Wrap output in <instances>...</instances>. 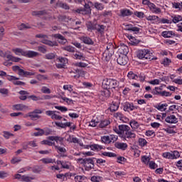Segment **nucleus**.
I'll list each match as a JSON object with an SVG mask.
<instances>
[{
  "label": "nucleus",
  "instance_id": "nucleus-1",
  "mask_svg": "<svg viewBox=\"0 0 182 182\" xmlns=\"http://www.w3.org/2000/svg\"><path fill=\"white\" fill-rule=\"evenodd\" d=\"M151 55L153 54L149 49H142L138 50L136 56L138 59H141L142 60H144V59L153 60L154 58H151Z\"/></svg>",
  "mask_w": 182,
  "mask_h": 182
},
{
  "label": "nucleus",
  "instance_id": "nucleus-2",
  "mask_svg": "<svg viewBox=\"0 0 182 182\" xmlns=\"http://www.w3.org/2000/svg\"><path fill=\"white\" fill-rule=\"evenodd\" d=\"M77 161L81 163V164H83L85 167V170L87 171H89L92 170L95 167V163L93 162V159H82L80 158L77 159Z\"/></svg>",
  "mask_w": 182,
  "mask_h": 182
},
{
  "label": "nucleus",
  "instance_id": "nucleus-3",
  "mask_svg": "<svg viewBox=\"0 0 182 182\" xmlns=\"http://www.w3.org/2000/svg\"><path fill=\"white\" fill-rule=\"evenodd\" d=\"M113 53H114V47L113 46V44H108L103 53V57L107 62L110 60L112 56H113Z\"/></svg>",
  "mask_w": 182,
  "mask_h": 182
},
{
  "label": "nucleus",
  "instance_id": "nucleus-4",
  "mask_svg": "<svg viewBox=\"0 0 182 182\" xmlns=\"http://www.w3.org/2000/svg\"><path fill=\"white\" fill-rule=\"evenodd\" d=\"M102 85L106 86L107 89H116L119 86V82L116 80L105 79L103 80Z\"/></svg>",
  "mask_w": 182,
  "mask_h": 182
},
{
  "label": "nucleus",
  "instance_id": "nucleus-5",
  "mask_svg": "<svg viewBox=\"0 0 182 182\" xmlns=\"http://www.w3.org/2000/svg\"><path fill=\"white\" fill-rule=\"evenodd\" d=\"M180 156L178 151L164 152L162 154L164 159H168V160H177V159H179Z\"/></svg>",
  "mask_w": 182,
  "mask_h": 182
},
{
  "label": "nucleus",
  "instance_id": "nucleus-6",
  "mask_svg": "<svg viewBox=\"0 0 182 182\" xmlns=\"http://www.w3.org/2000/svg\"><path fill=\"white\" fill-rule=\"evenodd\" d=\"M36 38H39L40 39H41V43H44L45 45H48V46H55V43L48 40V37L46 35L37 34L36 36Z\"/></svg>",
  "mask_w": 182,
  "mask_h": 182
},
{
  "label": "nucleus",
  "instance_id": "nucleus-7",
  "mask_svg": "<svg viewBox=\"0 0 182 182\" xmlns=\"http://www.w3.org/2000/svg\"><path fill=\"white\" fill-rule=\"evenodd\" d=\"M6 79H7V80H9V82H12V83H14V85H16L17 86H22V85H25V82H23L22 81H19L18 77H16L13 75H7Z\"/></svg>",
  "mask_w": 182,
  "mask_h": 182
},
{
  "label": "nucleus",
  "instance_id": "nucleus-8",
  "mask_svg": "<svg viewBox=\"0 0 182 182\" xmlns=\"http://www.w3.org/2000/svg\"><path fill=\"white\" fill-rule=\"evenodd\" d=\"M66 63H68V59L66 58H59L57 59L55 66L58 68V69H62L65 68Z\"/></svg>",
  "mask_w": 182,
  "mask_h": 182
},
{
  "label": "nucleus",
  "instance_id": "nucleus-9",
  "mask_svg": "<svg viewBox=\"0 0 182 182\" xmlns=\"http://www.w3.org/2000/svg\"><path fill=\"white\" fill-rule=\"evenodd\" d=\"M117 62L118 65H121V66H124L127 65V62H129V58L126 55H120L117 59Z\"/></svg>",
  "mask_w": 182,
  "mask_h": 182
},
{
  "label": "nucleus",
  "instance_id": "nucleus-10",
  "mask_svg": "<svg viewBox=\"0 0 182 182\" xmlns=\"http://www.w3.org/2000/svg\"><path fill=\"white\" fill-rule=\"evenodd\" d=\"M137 109L136 106H134L133 102H127L124 103V112H133V110H136Z\"/></svg>",
  "mask_w": 182,
  "mask_h": 182
},
{
  "label": "nucleus",
  "instance_id": "nucleus-11",
  "mask_svg": "<svg viewBox=\"0 0 182 182\" xmlns=\"http://www.w3.org/2000/svg\"><path fill=\"white\" fill-rule=\"evenodd\" d=\"M165 122L170 124H176V123H178V119L176 117V115L171 114L166 117Z\"/></svg>",
  "mask_w": 182,
  "mask_h": 182
},
{
  "label": "nucleus",
  "instance_id": "nucleus-12",
  "mask_svg": "<svg viewBox=\"0 0 182 182\" xmlns=\"http://www.w3.org/2000/svg\"><path fill=\"white\" fill-rule=\"evenodd\" d=\"M119 130L117 131V134H124V136L127 133L128 130H130V127L127 125H119Z\"/></svg>",
  "mask_w": 182,
  "mask_h": 182
},
{
  "label": "nucleus",
  "instance_id": "nucleus-13",
  "mask_svg": "<svg viewBox=\"0 0 182 182\" xmlns=\"http://www.w3.org/2000/svg\"><path fill=\"white\" fill-rule=\"evenodd\" d=\"M149 8L150 11L152 12V14H161V9L157 7V6H156V4H154V3H151V4L149 5Z\"/></svg>",
  "mask_w": 182,
  "mask_h": 182
},
{
  "label": "nucleus",
  "instance_id": "nucleus-14",
  "mask_svg": "<svg viewBox=\"0 0 182 182\" xmlns=\"http://www.w3.org/2000/svg\"><path fill=\"white\" fill-rule=\"evenodd\" d=\"M53 37L58 39V41L59 43H61V45H65L68 42V40L60 34H55Z\"/></svg>",
  "mask_w": 182,
  "mask_h": 182
},
{
  "label": "nucleus",
  "instance_id": "nucleus-15",
  "mask_svg": "<svg viewBox=\"0 0 182 182\" xmlns=\"http://www.w3.org/2000/svg\"><path fill=\"white\" fill-rule=\"evenodd\" d=\"M13 110H20L23 112V110H28V107L23 104H17L13 105Z\"/></svg>",
  "mask_w": 182,
  "mask_h": 182
},
{
  "label": "nucleus",
  "instance_id": "nucleus-16",
  "mask_svg": "<svg viewBox=\"0 0 182 182\" xmlns=\"http://www.w3.org/2000/svg\"><path fill=\"white\" fill-rule=\"evenodd\" d=\"M12 52L15 53V55H17V56H25L26 52L22 48H16L12 49Z\"/></svg>",
  "mask_w": 182,
  "mask_h": 182
},
{
  "label": "nucleus",
  "instance_id": "nucleus-17",
  "mask_svg": "<svg viewBox=\"0 0 182 182\" xmlns=\"http://www.w3.org/2000/svg\"><path fill=\"white\" fill-rule=\"evenodd\" d=\"M161 36L163 38H173V36H176V33L173 31H165L161 33Z\"/></svg>",
  "mask_w": 182,
  "mask_h": 182
},
{
  "label": "nucleus",
  "instance_id": "nucleus-18",
  "mask_svg": "<svg viewBox=\"0 0 182 182\" xmlns=\"http://www.w3.org/2000/svg\"><path fill=\"white\" fill-rule=\"evenodd\" d=\"M119 50L121 53V55H127L129 53V47L124 44H121V46L119 47Z\"/></svg>",
  "mask_w": 182,
  "mask_h": 182
},
{
  "label": "nucleus",
  "instance_id": "nucleus-19",
  "mask_svg": "<svg viewBox=\"0 0 182 182\" xmlns=\"http://www.w3.org/2000/svg\"><path fill=\"white\" fill-rule=\"evenodd\" d=\"M24 56L26 58H36L37 56H39V53L33 50H28L26 51V54Z\"/></svg>",
  "mask_w": 182,
  "mask_h": 182
},
{
  "label": "nucleus",
  "instance_id": "nucleus-20",
  "mask_svg": "<svg viewBox=\"0 0 182 182\" xmlns=\"http://www.w3.org/2000/svg\"><path fill=\"white\" fill-rule=\"evenodd\" d=\"M80 39L83 42V43H85L86 45H93V40L87 36H81L80 37Z\"/></svg>",
  "mask_w": 182,
  "mask_h": 182
},
{
  "label": "nucleus",
  "instance_id": "nucleus-21",
  "mask_svg": "<svg viewBox=\"0 0 182 182\" xmlns=\"http://www.w3.org/2000/svg\"><path fill=\"white\" fill-rule=\"evenodd\" d=\"M114 117L117 118L118 120H120L121 122H127V119L122 112H116L114 114Z\"/></svg>",
  "mask_w": 182,
  "mask_h": 182
},
{
  "label": "nucleus",
  "instance_id": "nucleus-22",
  "mask_svg": "<svg viewBox=\"0 0 182 182\" xmlns=\"http://www.w3.org/2000/svg\"><path fill=\"white\" fill-rule=\"evenodd\" d=\"M114 146L117 149H119V150H126V149L128 147L127 144L123 142H116L114 144Z\"/></svg>",
  "mask_w": 182,
  "mask_h": 182
},
{
  "label": "nucleus",
  "instance_id": "nucleus-23",
  "mask_svg": "<svg viewBox=\"0 0 182 182\" xmlns=\"http://www.w3.org/2000/svg\"><path fill=\"white\" fill-rule=\"evenodd\" d=\"M124 137L125 139H136V133H134V132L130 131V129H129L127 132H125Z\"/></svg>",
  "mask_w": 182,
  "mask_h": 182
},
{
  "label": "nucleus",
  "instance_id": "nucleus-24",
  "mask_svg": "<svg viewBox=\"0 0 182 182\" xmlns=\"http://www.w3.org/2000/svg\"><path fill=\"white\" fill-rule=\"evenodd\" d=\"M84 6H85V14H90L92 12V10L90 9V8H92V6H93V3H92L91 1H88L87 4L85 2V4H84Z\"/></svg>",
  "mask_w": 182,
  "mask_h": 182
},
{
  "label": "nucleus",
  "instance_id": "nucleus-25",
  "mask_svg": "<svg viewBox=\"0 0 182 182\" xmlns=\"http://www.w3.org/2000/svg\"><path fill=\"white\" fill-rule=\"evenodd\" d=\"M54 149H56L58 153H66V149L65 147L60 146L56 144L55 142H53Z\"/></svg>",
  "mask_w": 182,
  "mask_h": 182
},
{
  "label": "nucleus",
  "instance_id": "nucleus-26",
  "mask_svg": "<svg viewBox=\"0 0 182 182\" xmlns=\"http://www.w3.org/2000/svg\"><path fill=\"white\" fill-rule=\"evenodd\" d=\"M73 58L74 59H77L78 60H85V56L83 55V53L76 51L75 53L73 54Z\"/></svg>",
  "mask_w": 182,
  "mask_h": 182
},
{
  "label": "nucleus",
  "instance_id": "nucleus-27",
  "mask_svg": "<svg viewBox=\"0 0 182 182\" xmlns=\"http://www.w3.org/2000/svg\"><path fill=\"white\" fill-rule=\"evenodd\" d=\"M41 161L43 164H53L55 163V159L52 158H43L41 159Z\"/></svg>",
  "mask_w": 182,
  "mask_h": 182
},
{
  "label": "nucleus",
  "instance_id": "nucleus-28",
  "mask_svg": "<svg viewBox=\"0 0 182 182\" xmlns=\"http://www.w3.org/2000/svg\"><path fill=\"white\" fill-rule=\"evenodd\" d=\"M127 31H132V32H135V33H139L140 32V28L139 27H134L132 25L126 26Z\"/></svg>",
  "mask_w": 182,
  "mask_h": 182
},
{
  "label": "nucleus",
  "instance_id": "nucleus-29",
  "mask_svg": "<svg viewBox=\"0 0 182 182\" xmlns=\"http://www.w3.org/2000/svg\"><path fill=\"white\" fill-rule=\"evenodd\" d=\"M167 106H168V105H167V103H165V104H159L156 105L155 107L156 109H157V110H159L160 112H166L167 109Z\"/></svg>",
  "mask_w": 182,
  "mask_h": 182
},
{
  "label": "nucleus",
  "instance_id": "nucleus-30",
  "mask_svg": "<svg viewBox=\"0 0 182 182\" xmlns=\"http://www.w3.org/2000/svg\"><path fill=\"white\" fill-rule=\"evenodd\" d=\"M119 103L113 102L109 107V109L110 110V112H116L119 109Z\"/></svg>",
  "mask_w": 182,
  "mask_h": 182
},
{
  "label": "nucleus",
  "instance_id": "nucleus-31",
  "mask_svg": "<svg viewBox=\"0 0 182 182\" xmlns=\"http://www.w3.org/2000/svg\"><path fill=\"white\" fill-rule=\"evenodd\" d=\"M85 180H87V178L85 176L77 175L74 177L75 182H83Z\"/></svg>",
  "mask_w": 182,
  "mask_h": 182
},
{
  "label": "nucleus",
  "instance_id": "nucleus-32",
  "mask_svg": "<svg viewBox=\"0 0 182 182\" xmlns=\"http://www.w3.org/2000/svg\"><path fill=\"white\" fill-rule=\"evenodd\" d=\"M172 18V22L173 23H178V22H181L182 21V16L180 15H175L171 16Z\"/></svg>",
  "mask_w": 182,
  "mask_h": 182
},
{
  "label": "nucleus",
  "instance_id": "nucleus-33",
  "mask_svg": "<svg viewBox=\"0 0 182 182\" xmlns=\"http://www.w3.org/2000/svg\"><path fill=\"white\" fill-rule=\"evenodd\" d=\"M86 26H87V31H95V29H96V24L92 23L90 21H88L86 23Z\"/></svg>",
  "mask_w": 182,
  "mask_h": 182
},
{
  "label": "nucleus",
  "instance_id": "nucleus-34",
  "mask_svg": "<svg viewBox=\"0 0 182 182\" xmlns=\"http://www.w3.org/2000/svg\"><path fill=\"white\" fill-rule=\"evenodd\" d=\"M56 126L58 127H61L62 129H65V127H70V122H65V123H62V122H55Z\"/></svg>",
  "mask_w": 182,
  "mask_h": 182
},
{
  "label": "nucleus",
  "instance_id": "nucleus-35",
  "mask_svg": "<svg viewBox=\"0 0 182 182\" xmlns=\"http://www.w3.org/2000/svg\"><path fill=\"white\" fill-rule=\"evenodd\" d=\"M138 143H139V146H140V147H144V146H147V141L144 138H139L138 139Z\"/></svg>",
  "mask_w": 182,
  "mask_h": 182
},
{
  "label": "nucleus",
  "instance_id": "nucleus-36",
  "mask_svg": "<svg viewBox=\"0 0 182 182\" xmlns=\"http://www.w3.org/2000/svg\"><path fill=\"white\" fill-rule=\"evenodd\" d=\"M120 14L122 16H130V15H132V11L129 9H122Z\"/></svg>",
  "mask_w": 182,
  "mask_h": 182
},
{
  "label": "nucleus",
  "instance_id": "nucleus-37",
  "mask_svg": "<svg viewBox=\"0 0 182 182\" xmlns=\"http://www.w3.org/2000/svg\"><path fill=\"white\" fill-rule=\"evenodd\" d=\"M129 124H130L132 129H133L134 130H135V129H139V122L136 120L130 121Z\"/></svg>",
  "mask_w": 182,
  "mask_h": 182
},
{
  "label": "nucleus",
  "instance_id": "nucleus-38",
  "mask_svg": "<svg viewBox=\"0 0 182 182\" xmlns=\"http://www.w3.org/2000/svg\"><path fill=\"white\" fill-rule=\"evenodd\" d=\"M68 176H69L68 173H60V174H57L56 177L57 178H60L62 180V181H66L68 180Z\"/></svg>",
  "mask_w": 182,
  "mask_h": 182
},
{
  "label": "nucleus",
  "instance_id": "nucleus-39",
  "mask_svg": "<svg viewBox=\"0 0 182 182\" xmlns=\"http://www.w3.org/2000/svg\"><path fill=\"white\" fill-rule=\"evenodd\" d=\"M127 77L130 80H137L139 78V76L137 75L134 74L133 71H130L128 73Z\"/></svg>",
  "mask_w": 182,
  "mask_h": 182
},
{
  "label": "nucleus",
  "instance_id": "nucleus-40",
  "mask_svg": "<svg viewBox=\"0 0 182 182\" xmlns=\"http://www.w3.org/2000/svg\"><path fill=\"white\" fill-rule=\"evenodd\" d=\"M6 58L9 60H11L12 62H20L21 60L20 58L13 56L12 55H8Z\"/></svg>",
  "mask_w": 182,
  "mask_h": 182
},
{
  "label": "nucleus",
  "instance_id": "nucleus-41",
  "mask_svg": "<svg viewBox=\"0 0 182 182\" xmlns=\"http://www.w3.org/2000/svg\"><path fill=\"white\" fill-rule=\"evenodd\" d=\"M35 178L31 177V176H28L26 175H23L21 176V181H25V182H31L32 180H33Z\"/></svg>",
  "mask_w": 182,
  "mask_h": 182
},
{
  "label": "nucleus",
  "instance_id": "nucleus-42",
  "mask_svg": "<svg viewBox=\"0 0 182 182\" xmlns=\"http://www.w3.org/2000/svg\"><path fill=\"white\" fill-rule=\"evenodd\" d=\"M103 177L99 176H93L91 177V181L92 182H100L102 181Z\"/></svg>",
  "mask_w": 182,
  "mask_h": 182
},
{
  "label": "nucleus",
  "instance_id": "nucleus-43",
  "mask_svg": "<svg viewBox=\"0 0 182 182\" xmlns=\"http://www.w3.org/2000/svg\"><path fill=\"white\" fill-rule=\"evenodd\" d=\"M108 136H109V144L110 143H115V141H117V139H119L117 135L109 134Z\"/></svg>",
  "mask_w": 182,
  "mask_h": 182
},
{
  "label": "nucleus",
  "instance_id": "nucleus-44",
  "mask_svg": "<svg viewBox=\"0 0 182 182\" xmlns=\"http://www.w3.org/2000/svg\"><path fill=\"white\" fill-rule=\"evenodd\" d=\"M58 164H61V167H63V168L69 169L70 167V164H69V162H63L60 161L58 162Z\"/></svg>",
  "mask_w": 182,
  "mask_h": 182
},
{
  "label": "nucleus",
  "instance_id": "nucleus-45",
  "mask_svg": "<svg viewBox=\"0 0 182 182\" xmlns=\"http://www.w3.org/2000/svg\"><path fill=\"white\" fill-rule=\"evenodd\" d=\"M105 26L104 25L96 24L95 31H97V32H100V33H102V32L105 31Z\"/></svg>",
  "mask_w": 182,
  "mask_h": 182
},
{
  "label": "nucleus",
  "instance_id": "nucleus-46",
  "mask_svg": "<svg viewBox=\"0 0 182 182\" xmlns=\"http://www.w3.org/2000/svg\"><path fill=\"white\" fill-rule=\"evenodd\" d=\"M99 124V119H92L91 122H90L89 126L91 127H96Z\"/></svg>",
  "mask_w": 182,
  "mask_h": 182
},
{
  "label": "nucleus",
  "instance_id": "nucleus-47",
  "mask_svg": "<svg viewBox=\"0 0 182 182\" xmlns=\"http://www.w3.org/2000/svg\"><path fill=\"white\" fill-rule=\"evenodd\" d=\"M90 149L91 150L93 151H99V150H102V149H103V146L102 145H99V144H92L90 146Z\"/></svg>",
  "mask_w": 182,
  "mask_h": 182
},
{
  "label": "nucleus",
  "instance_id": "nucleus-48",
  "mask_svg": "<svg viewBox=\"0 0 182 182\" xmlns=\"http://www.w3.org/2000/svg\"><path fill=\"white\" fill-rule=\"evenodd\" d=\"M101 141L102 143H104L105 144H110V141H109V135L102 136L101 137Z\"/></svg>",
  "mask_w": 182,
  "mask_h": 182
},
{
  "label": "nucleus",
  "instance_id": "nucleus-49",
  "mask_svg": "<svg viewBox=\"0 0 182 182\" xmlns=\"http://www.w3.org/2000/svg\"><path fill=\"white\" fill-rule=\"evenodd\" d=\"M172 7L174 8L175 9H179V11H181L182 2L181 3L173 2L172 3Z\"/></svg>",
  "mask_w": 182,
  "mask_h": 182
},
{
  "label": "nucleus",
  "instance_id": "nucleus-50",
  "mask_svg": "<svg viewBox=\"0 0 182 182\" xmlns=\"http://www.w3.org/2000/svg\"><path fill=\"white\" fill-rule=\"evenodd\" d=\"M29 28H31V26H29V24L21 23L20 26H18L19 31H25V29Z\"/></svg>",
  "mask_w": 182,
  "mask_h": 182
},
{
  "label": "nucleus",
  "instance_id": "nucleus-51",
  "mask_svg": "<svg viewBox=\"0 0 182 182\" xmlns=\"http://www.w3.org/2000/svg\"><path fill=\"white\" fill-rule=\"evenodd\" d=\"M58 113H59V112L55 111L54 114L51 117V119H53L54 120H60V119H62V117L60 115H59Z\"/></svg>",
  "mask_w": 182,
  "mask_h": 182
},
{
  "label": "nucleus",
  "instance_id": "nucleus-52",
  "mask_svg": "<svg viewBox=\"0 0 182 182\" xmlns=\"http://www.w3.org/2000/svg\"><path fill=\"white\" fill-rule=\"evenodd\" d=\"M109 124H110V121H109V119H105L100 122V127H106V126H109Z\"/></svg>",
  "mask_w": 182,
  "mask_h": 182
},
{
  "label": "nucleus",
  "instance_id": "nucleus-53",
  "mask_svg": "<svg viewBox=\"0 0 182 182\" xmlns=\"http://www.w3.org/2000/svg\"><path fill=\"white\" fill-rule=\"evenodd\" d=\"M46 11H33L32 15L33 16H41V15H45Z\"/></svg>",
  "mask_w": 182,
  "mask_h": 182
},
{
  "label": "nucleus",
  "instance_id": "nucleus-54",
  "mask_svg": "<svg viewBox=\"0 0 182 182\" xmlns=\"http://www.w3.org/2000/svg\"><path fill=\"white\" fill-rule=\"evenodd\" d=\"M61 99H62V100H63V102H65V103H67V105H73V101L70 98H68L66 97H62Z\"/></svg>",
  "mask_w": 182,
  "mask_h": 182
},
{
  "label": "nucleus",
  "instance_id": "nucleus-55",
  "mask_svg": "<svg viewBox=\"0 0 182 182\" xmlns=\"http://www.w3.org/2000/svg\"><path fill=\"white\" fill-rule=\"evenodd\" d=\"M148 166L151 170H156L158 167L157 164L153 161H149Z\"/></svg>",
  "mask_w": 182,
  "mask_h": 182
},
{
  "label": "nucleus",
  "instance_id": "nucleus-56",
  "mask_svg": "<svg viewBox=\"0 0 182 182\" xmlns=\"http://www.w3.org/2000/svg\"><path fill=\"white\" fill-rule=\"evenodd\" d=\"M37 80L42 82V80H48V77L46 75L38 74L36 75Z\"/></svg>",
  "mask_w": 182,
  "mask_h": 182
},
{
  "label": "nucleus",
  "instance_id": "nucleus-57",
  "mask_svg": "<svg viewBox=\"0 0 182 182\" xmlns=\"http://www.w3.org/2000/svg\"><path fill=\"white\" fill-rule=\"evenodd\" d=\"M141 161L144 164L148 165L149 163L150 162V158L147 156H141Z\"/></svg>",
  "mask_w": 182,
  "mask_h": 182
},
{
  "label": "nucleus",
  "instance_id": "nucleus-58",
  "mask_svg": "<svg viewBox=\"0 0 182 182\" xmlns=\"http://www.w3.org/2000/svg\"><path fill=\"white\" fill-rule=\"evenodd\" d=\"M102 156H105V157H116V154L113 152H102Z\"/></svg>",
  "mask_w": 182,
  "mask_h": 182
},
{
  "label": "nucleus",
  "instance_id": "nucleus-59",
  "mask_svg": "<svg viewBox=\"0 0 182 182\" xmlns=\"http://www.w3.org/2000/svg\"><path fill=\"white\" fill-rule=\"evenodd\" d=\"M63 50H67V52H75V48L72 46H67L63 48Z\"/></svg>",
  "mask_w": 182,
  "mask_h": 182
},
{
  "label": "nucleus",
  "instance_id": "nucleus-60",
  "mask_svg": "<svg viewBox=\"0 0 182 182\" xmlns=\"http://www.w3.org/2000/svg\"><path fill=\"white\" fill-rule=\"evenodd\" d=\"M64 90H68L70 93H72L73 92V86L71 85H65L63 86Z\"/></svg>",
  "mask_w": 182,
  "mask_h": 182
},
{
  "label": "nucleus",
  "instance_id": "nucleus-61",
  "mask_svg": "<svg viewBox=\"0 0 182 182\" xmlns=\"http://www.w3.org/2000/svg\"><path fill=\"white\" fill-rule=\"evenodd\" d=\"M146 21H150L151 22L153 21H159V16H149L146 18Z\"/></svg>",
  "mask_w": 182,
  "mask_h": 182
},
{
  "label": "nucleus",
  "instance_id": "nucleus-62",
  "mask_svg": "<svg viewBox=\"0 0 182 182\" xmlns=\"http://www.w3.org/2000/svg\"><path fill=\"white\" fill-rule=\"evenodd\" d=\"M171 63V60L168 58H164L162 61V65H164V66H168Z\"/></svg>",
  "mask_w": 182,
  "mask_h": 182
},
{
  "label": "nucleus",
  "instance_id": "nucleus-63",
  "mask_svg": "<svg viewBox=\"0 0 182 182\" xmlns=\"http://www.w3.org/2000/svg\"><path fill=\"white\" fill-rule=\"evenodd\" d=\"M41 92H42V93L50 95V89L48 88V87L43 86L41 87Z\"/></svg>",
  "mask_w": 182,
  "mask_h": 182
},
{
  "label": "nucleus",
  "instance_id": "nucleus-64",
  "mask_svg": "<svg viewBox=\"0 0 182 182\" xmlns=\"http://www.w3.org/2000/svg\"><path fill=\"white\" fill-rule=\"evenodd\" d=\"M117 161L119 164H123L124 163H126V159L123 156H118L117 158Z\"/></svg>",
  "mask_w": 182,
  "mask_h": 182
}]
</instances>
